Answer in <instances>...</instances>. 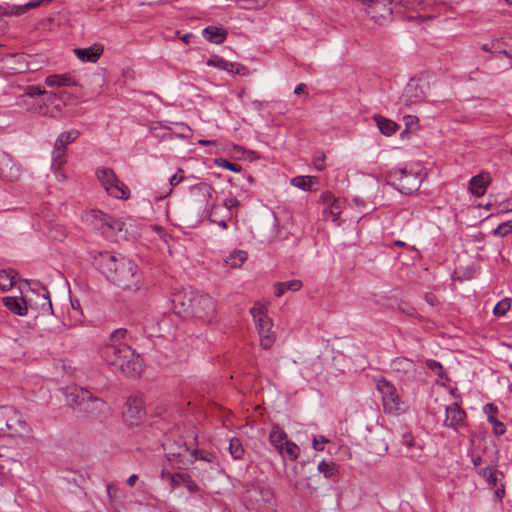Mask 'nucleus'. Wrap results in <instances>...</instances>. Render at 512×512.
<instances>
[{
  "instance_id": "nucleus-1",
  "label": "nucleus",
  "mask_w": 512,
  "mask_h": 512,
  "mask_svg": "<svg viewBox=\"0 0 512 512\" xmlns=\"http://www.w3.org/2000/svg\"><path fill=\"white\" fill-rule=\"evenodd\" d=\"M92 265L107 280L124 290H138L140 275L137 265L124 256H116L107 251L92 250L89 252Z\"/></svg>"
},
{
  "instance_id": "nucleus-2",
  "label": "nucleus",
  "mask_w": 512,
  "mask_h": 512,
  "mask_svg": "<svg viewBox=\"0 0 512 512\" xmlns=\"http://www.w3.org/2000/svg\"><path fill=\"white\" fill-rule=\"evenodd\" d=\"M130 339L127 329H116L110 334L109 342L101 348L100 354L108 365L127 376L137 377L143 371V360L130 346Z\"/></svg>"
},
{
  "instance_id": "nucleus-3",
  "label": "nucleus",
  "mask_w": 512,
  "mask_h": 512,
  "mask_svg": "<svg viewBox=\"0 0 512 512\" xmlns=\"http://www.w3.org/2000/svg\"><path fill=\"white\" fill-rule=\"evenodd\" d=\"M23 97H28L33 102L28 110L42 116L57 117L65 106L64 92H48L37 85H29L24 89Z\"/></svg>"
},
{
  "instance_id": "nucleus-4",
  "label": "nucleus",
  "mask_w": 512,
  "mask_h": 512,
  "mask_svg": "<svg viewBox=\"0 0 512 512\" xmlns=\"http://www.w3.org/2000/svg\"><path fill=\"white\" fill-rule=\"evenodd\" d=\"M244 502L251 512H273L276 506L272 489L262 485L250 486L244 495Z\"/></svg>"
},
{
  "instance_id": "nucleus-5",
  "label": "nucleus",
  "mask_w": 512,
  "mask_h": 512,
  "mask_svg": "<svg viewBox=\"0 0 512 512\" xmlns=\"http://www.w3.org/2000/svg\"><path fill=\"white\" fill-rule=\"evenodd\" d=\"M30 427L22 415L13 406L0 407V435L8 437H23L28 434Z\"/></svg>"
},
{
  "instance_id": "nucleus-6",
  "label": "nucleus",
  "mask_w": 512,
  "mask_h": 512,
  "mask_svg": "<svg viewBox=\"0 0 512 512\" xmlns=\"http://www.w3.org/2000/svg\"><path fill=\"white\" fill-rule=\"evenodd\" d=\"M68 400L71 405L79 407L89 417H99L108 411L105 401L94 397L90 391L83 388H75L68 394Z\"/></svg>"
},
{
  "instance_id": "nucleus-7",
  "label": "nucleus",
  "mask_w": 512,
  "mask_h": 512,
  "mask_svg": "<svg viewBox=\"0 0 512 512\" xmlns=\"http://www.w3.org/2000/svg\"><path fill=\"white\" fill-rule=\"evenodd\" d=\"M388 184L403 194H411L420 188L422 178L418 172L406 168H395L386 174Z\"/></svg>"
},
{
  "instance_id": "nucleus-8",
  "label": "nucleus",
  "mask_w": 512,
  "mask_h": 512,
  "mask_svg": "<svg viewBox=\"0 0 512 512\" xmlns=\"http://www.w3.org/2000/svg\"><path fill=\"white\" fill-rule=\"evenodd\" d=\"M250 313L255 322L258 334L260 336V344L263 349H270L275 342V333L272 331L273 322L267 315V308L261 303H256Z\"/></svg>"
},
{
  "instance_id": "nucleus-9",
  "label": "nucleus",
  "mask_w": 512,
  "mask_h": 512,
  "mask_svg": "<svg viewBox=\"0 0 512 512\" xmlns=\"http://www.w3.org/2000/svg\"><path fill=\"white\" fill-rule=\"evenodd\" d=\"M96 176L105 191L116 199L127 200L130 189L115 174L111 168L101 167L96 170Z\"/></svg>"
},
{
  "instance_id": "nucleus-10",
  "label": "nucleus",
  "mask_w": 512,
  "mask_h": 512,
  "mask_svg": "<svg viewBox=\"0 0 512 512\" xmlns=\"http://www.w3.org/2000/svg\"><path fill=\"white\" fill-rule=\"evenodd\" d=\"M96 176L105 191L116 199L127 200L130 189L115 174L111 168L101 167L96 170Z\"/></svg>"
},
{
  "instance_id": "nucleus-11",
  "label": "nucleus",
  "mask_w": 512,
  "mask_h": 512,
  "mask_svg": "<svg viewBox=\"0 0 512 512\" xmlns=\"http://www.w3.org/2000/svg\"><path fill=\"white\" fill-rule=\"evenodd\" d=\"M192 300L189 317L210 323L216 315L215 300L211 296L199 292H194Z\"/></svg>"
},
{
  "instance_id": "nucleus-12",
  "label": "nucleus",
  "mask_w": 512,
  "mask_h": 512,
  "mask_svg": "<svg viewBox=\"0 0 512 512\" xmlns=\"http://www.w3.org/2000/svg\"><path fill=\"white\" fill-rule=\"evenodd\" d=\"M377 389L382 395L384 411L389 414H400L405 412L406 406L400 399L396 388L389 381L381 378L377 381Z\"/></svg>"
},
{
  "instance_id": "nucleus-13",
  "label": "nucleus",
  "mask_w": 512,
  "mask_h": 512,
  "mask_svg": "<svg viewBox=\"0 0 512 512\" xmlns=\"http://www.w3.org/2000/svg\"><path fill=\"white\" fill-rule=\"evenodd\" d=\"M167 458L170 462H173L178 469H186L196 460L212 462L215 456L206 451H190L187 447H179L176 452H167Z\"/></svg>"
},
{
  "instance_id": "nucleus-14",
  "label": "nucleus",
  "mask_w": 512,
  "mask_h": 512,
  "mask_svg": "<svg viewBox=\"0 0 512 512\" xmlns=\"http://www.w3.org/2000/svg\"><path fill=\"white\" fill-rule=\"evenodd\" d=\"M122 414L127 424L137 425L146 415L142 397H129L125 403Z\"/></svg>"
},
{
  "instance_id": "nucleus-15",
  "label": "nucleus",
  "mask_w": 512,
  "mask_h": 512,
  "mask_svg": "<svg viewBox=\"0 0 512 512\" xmlns=\"http://www.w3.org/2000/svg\"><path fill=\"white\" fill-rule=\"evenodd\" d=\"M478 475L485 479L488 486L494 490V495L497 498V500L501 501L505 496L503 472L492 467H484L478 470Z\"/></svg>"
},
{
  "instance_id": "nucleus-16",
  "label": "nucleus",
  "mask_w": 512,
  "mask_h": 512,
  "mask_svg": "<svg viewBox=\"0 0 512 512\" xmlns=\"http://www.w3.org/2000/svg\"><path fill=\"white\" fill-rule=\"evenodd\" d=\"M390 369L401 381H411L416 378V365L408 358L397 357L393 359Z\"/></svg>"
},
{
  "instance_id": "nucleus-17",
  "label": "nucleus",
  "mask_w": 512,
  "mask_h": 512,
  "mask_svg": "<svg viewBox=\"0 0 512 512\" xmlns=\"http://www.w3.org/2000/svg\"><path fill=\"white\" fill-rule=\"evenodd\" d=\"M466 412L457 404L452 403L445 409V419L443 425L458 431L465 425Z\"/></svg>"
},
{
  "instance_id": "nucleus-18",
  "label": "nucleus",
  "mask_w": 512,
  "mask_h": 512,
  "mask_svg": "<svg viewBox=\"0 0 512 512\" xmlns=\"http://www.w3.org/2000/svg\"><path fill=\"white\" fill-rule=\"evenodd\" d=\"M193 294L194 291H179L173 294L171 302L176 314L183 318L189 317Z\"/></svg>"
},
{
  "instance_id": "nucleus-19",
  "label": "nucleus",
  "mask_w": 512,
  "mask_h": 512,
  "mask_svg": "<svg viewBox=\"0 0 512 512\" xmlns=\"http://www.w3.org/2000/svg\"><path fill=\"white\" fill-rule=\"evenodd\" d=\"M365 448L368 453L383 456L388 450V443L382 435L381 431H369V435L365 438Z\"/></svg>"
},
{
  "instance_id": "nucleus-20",
  "label": "nucleus",
  "mask_w": 512,
  "mask_h": 512,
  "mask_svg": "<svg viewBox=\"0 0 512 512\" xmlns=\"http://www.w3.org/2000/svg\"><path fill=\"white\" fill-rule=\"evenodd\" d=\"M425 96V83L412 79L406 85L402 97L406 105H412L424 100Z\"/></svg>"
},
{
  "instance_id": "nucleus-21",
  "label": "nucleus",
  "mask_w": 512,
  "mask_h": 512,
  "mask_svg": "<svg viewBox=\"0 0 512 512\" xmlns=\"http://www.w3.org/2000/svg\"><path fill=\"white\" fill-rule=\"evenodd\" d=\"M207 65L219 68L221 70H224V71H227V72H230L233 74L245 75L247 72V68L244 65L227 61L218 55H212L208 59Z\"/></svg>"
},
{
  "instance_id": "nucleus-22",
  "label": "nucleus",
  "mask_w": 512,
  "mask_h": 512,
  "mask_svg": "<svg viewBox=\"0 0 512 512\" xmlns=\"http://www.w3.org/2000/svg\"><path fill=\"white\" fill-rule=\"evenodd\" d=\"M401 453L411 459L421 457L422 446L415 440L411 433H404L402 436Z\"/></svg>"
},
{
  "instance_id": "nucleus-23",
  "label": "nucleus",
  "mask_w": 512,
  "mask_h": 512,
  "mask_svg": "<svg viewBox=\"0 0 512 512\" xmlns=\"http://www.w3.org/2000/svg\"><path fill=\"white\" fill-rule=\"evenodd\" d=\"M168 477L172 489L185 486L191 493L199 491L198 484L187 473H168Z\"/></svg>"
},
{
  "instance_id": "nucleus-24",
  "label": "nucleus",
  "mask_w": 512,
  "mask_h": 512,
  "mask_svg": "<svg viewBox=\"0 0 512 512\" xmlns=\"http://www.w3.org/2000/svg\"><path fill=\"white\" fill-rule=\"evenodd\" d=\"M73 51L80 61L95 63L103 54V46L94 44L88 48H75Z\"/></svg>"
},
{
  "instance_id": "nucleus-25",
  "label": "nucleus",
  "mask_w": 512,
  "mask_h": 512,
  "mask_svg": "<svg viewBox=\"0 0 512 512\" xmlns=\"http://www.w3.org/2000/svg\"><path fill=\"white\" fill-rule=\"evenodd\" d=\"M490 176L488 173L482 172L473 176L469 181V191L476 197L483 196L486 192Z\"/></svg>"
},
{
  "instance_id": "nucleus-26",
  "label": "nucleus",
  "mask_w": 512,
  "mask_h": 512,
  "mask_svg": "<svg viewBox=\"0 0 512 512\" xmlns=\"http://www.w3.org/2000/svg\"><path fill=\"white\" fill-rule=\"evenodd\" d=\"M287 441V433L279 425H274L269 434V442L281 456H284V445Z\"/></svg>"
},
{
  "instance_id": "nucleus-27",
  "label": "nucleus",
  "mask_w": 512,
  "mask_h": 512,
  "mask_svg": "<svg viewBox=\"0 0 512 512\" xmlns=\"http://www.w3.org/2000/svg\"><path fill=\"white\" fill-rule=\"evenodd\" d=\"M2 301L4 306L14 314L25 316L28 312L26 301L23 298L6 296Z\"/></svg>"
},
{
  "instance_id": "nucleus-28",
  "label": "nucleus",
  "mask_w": 512,
  "mask_h": 512,
  "mask_svg": "<svg viewBox=\"0 0 512 512\" xmlns=\"http://www.w3.org/2000/svg\"><path fill=\"white\" fill-rule=\"evenodd\" d=\"M66 152H67V150L54 145V149L52 151L51 167L54 170L57 178L63 177V173L61 172V169H62L63 165L66 163Z\"/></svg>"
},
{
  "instance_id": "nucleus-29",
  "label": "nucleus",
  "mask_w": 512,
  "mask_h": 512,
  "mask_svg": "<svg viewBox=\"0 0 512 512\" xmlns=\"http://www.w3.org/2000/svg\"><path fill=\"white\" fill-rule=\"evenodd\" d=\"M45 84L49 87H67L76 82L69 74H53L46 77Z\"/></svg>"
},
{
  "instance_id": "nucleus-30",
  "label": "nucleus",
  "mask_w": 512,
  "mask_h": 512,
  "mask_svg": "<svg viewBox=\"0 0 512 512\" xmlns=\"http://www.w3.org/2000/svg\"><path fill=\"white\" fill-rule=\"evenodd\" d=\"M227 32L215 26H208L203 30V37L209 42L221 44L225 41Z\"/></svg>"
},
{
  "instance_id": "nucleus-31",
  "label": "nucleus",
  "mask_w": 512,
  "mask_h": 512,
  "mask_svg": "<svg viewBox=\"0 0 512 512\" xmlns=\"http://www.w3.org/2000/svg\"><path fill=\"white\" fill-rule=\"evenodd\" d=\"M102 220L106 221V227L104 228L102 235L106 238H110L116 235L117 232L123 230L124 223L121 220L114 219L113 217H104Z\"/></svg>"
},
{
  "instance_id": "nucleus-32",
  "label": "nucleus",
  "mask_w": 512,
  "mask_h": 512,
  "mask_svg": "<svg viewBox=\"0 0 512 512\" xmlns=\"http://www.w3.org/2000/svg\"><path fill=\"white\" fill-rule=\"evenodd\" d=\"M342 202L338 199L333 200L330 206L323 210V217L325 220H331L332 222H338L342 212Z\"/></svg>"
},
{
  "instance_id": "nucleus-33",
  "label": "nucleus",
  "mask_w": 512,
  "mask_h": 512,
  "mask_svg": "<svg viewBox=\"0 0 512 512\" xmlns=\"http://www.w3.org/2000/svg\"><path fill=\"white\" fill-rule=\"evenodd\" d=\"M0 175L4 178L9 179L17 177V174L13 172V165L11 159L3 151H0Z\"/></svg>"
},
{
  "instance_id": "nucleus-34",
  "label": "nucleus",
  "mask_w": 512,
  "mask_h": 512,
  "mask_svg": "<svg viewBox=\"0 0 512 512\" xmlns=\"http://www.w3.org/2000/svg\"><path fill=\"white\" fill-rule=\"evenodd\" d=\"M302 287V282L298 279H293L285 282H279L276 284L275 295L281 297L286 291L296 292Z\"/></svg>"
},
{
  "instance_id": "nucleus-35",
  "label": "nucleus",
  "mask_w": 512,
  "mask_h": 512,
  "mask_svg": "<svg viewBox=\"0 0 512 512\" xmlns=\"http://www.w3.org/2000/svg\"><path fill=\"white\" fill-rule=\"evenodd\" d=\"M375 121L380 132L386 136H391L397 131L398 125L390 119L382 116H376Z\"/></svg>"
},
{
  "instance_id": "nucleus-36",
  "label": "nucleus",
  "mask_w": 512,
  "mask_h": 512,
  "mask_svg": "<svg viewBox=\"0 0 512 512\" xmlns=\"http://www.w3.org/2000/svg\"><path fill=\"white\" fill-rule=\"evenodd\" d=\"M16 275L13 269L0 270V289L9 291L15 284Z\"/></svg>"
},
{
  "instance_id": "nucleus-37",
  "label": "nucleus",
  "mask_w": 512,
  "mask_h": 512,
  "mask_svg": "<svg viewBox=\"0 0 512 512\" xmlns=\"http://www.w3.org/2000/svg\"><path fill=\"white\" fill-rule=\"evenodd\" d=\"M80 133L78 130H70L62 132L56 139L55 144L62 149L67 150V146L75 141L79 137Z\"/></svg>"
},
{
  "instance_id": "nucleus-38",
  "label": "nucleus",
  "mask_w": 512,
  "mask_h": 512,
  "mask_svg": "<svg viewBox=\"0 0 512 512\" xmlns=\"http://www.w3.org/2000/svg\"><path fill=\"white\" fill-rule=\"evenodd\" d=\"M247 260V253L243 250L233 251L227 258L226 264L231 268L240 267Z\"/></svg>"
},
{
  "instance_id": "nucleus-39",
  "label": "nucleus",
  "mask_w": 512,
  "mask_h": 512,
  "mask_svg": "<svg viewBox=\"0 0 512 512\" xmlns=\"http://www.w3.org/2000/svg\"><path fill=\"white\" fill-rule=\"evenodd\" d=\"M229 451H230L232 458L235 460H241L245 453L243 445L238 438H232L230 440Z\"/></svg>"
},
{
  "instance_id": "nucleus-40",
  "label": "nucleus",
  "mask_w": 512,
  "mask_h": 512,
  "mask_svg": "<svg viewBox=\"0 0 512 512\" xmlns=\"http://www.w3.org/2000/svg\"><path fill=\"white\" fill-rule=\"evenodd\" d=\"M90 217L92 219V223L95 229L99 230L102 234L104 228L106 227V221L102 220L104 217H110V215L105 214L101 211L93 210L90 213Z\"/></svg>"
},
{
  "instance_id": "nucleus-41",
  "label": "nucleus",
  "mask_w": 512,
  "mask_h": 512,
  "mask_svg": "<svg viewBox=\"0 0 512 512\" xmlns=\"http://www.w3.org/2000/svg\"><path fill=\"white\" fill-rule=\"evenodd\" d=\"M44 0H30L26 4L17 5L12 7V13L19 16L26 13L29 9L36 8L40 6Z\"/></svg>"
},
{
  "instance_id": "nucleus-42",
  "label": "nucleus",
  "mask_w": 512,
  "mask_h": 512,
  "mask_svg": "<svg viewBox=\"0 0 512 512\" xmlns=\"http://www.w3.org/2000/svg\"><path fill=\"white\" fill-rule=\"evenodd\" d=\"M512 233V220L499 224L492 230L491 234L495 237L504 238Z\"/></svg>"
},
{
  "instance_id": "nucleus-43",
  "label": "nucleus",
  "mask_w": 512,
  "mask_h": 512,
  "mask_svg": "<svg viewBox=\"0 0 512 512\" xmlns=\"http://www.w3.org/2000/svg\"><path fill=\"white\" fill-rule=\"evenodd\" d=\"M291 184L299 189L304 191H308L312 186V177L311 176H296L291 179Z\"/></svg>"
},
{
  "instance_id": "nucleus-44",
  "label": "nucleus",
  "mask_w": 512,
  "mask_h": 512,
  "mask_svg": "<svg viewBox=\"0 0 512 512\" xmlns=\"http://www.w3.org/2000/svg\"><path fill=\"white\" fill-rule=\"evenodd\" d=\"M299 454H300L299 446L296 443L288 440L286 442V444L284 445V456L283 457H287L288 459L294 461L298 458Z\"/></svg>"
},
{
  "instance_id": "nucleus-45",
  "label": "nucleus",
  "mask_w": 512,
  "mask_h": 512,
  "mask_svg": "<svg viewBox=\"0 0 512 512\" xmlns=\"http://www.w3.org/2000/svg\"><path fill=\"white\" fill-rule=\"evenodd\" d=\"M192 191L203 196L204 199H209L214 191L213 187L205 182H200L193 186Z\"/></svg>"
},
{
  "instance_id": "nucleus-46",
  "label": "nucleus",
  "mask_w": 512,
  "mask_h": 512,
  "mask_svg": "<svg viewBox=\"0 0 512 512\" xmlns=\"http://www.w3.org/2000/svg\"><path fill=\"white\" fill-rule=\"evenodd\" d=\"M41 302L39 303V308L42 314L44 315H50L53 313L52 310V302L49 296V292L44 289V293L41 297Z\"/></svg>"
},
{
  "instance_id": "nucleus-47",
  "label": "nucleus",
  "mask_w": 512,
  "mask_h": 512,
  "mask_svg": "<svg viewBox=\"0 0 512 512\" xmlns=\"http://www.w3.org/2000/svg\"><path fill=\"white\" fill-rule=\"evenodd\" d=\"M269 0H238L239 6L242 9H259L268 4Z\"/></svg>"
},
{
  "instance_id": "nucleus-48",
  "label": "nucleus",
  "mask_w": 512,
  "mask_h": 512,
  "mask_svg": "<svg viewBox=\"0 0 512 512\" xmlns=\"http://www.w3.org/2000/svg\"><path fill=\"white\" fill-rule=\"evenodd\" d=\"M175 126V130L172 127H167L168 130L173 131L176 135L181 138H189L192 135V130L185 123H172Z\"/></svg>"
},
{
  "instance_id": "nucleus-49",
  "label": "nucleus",
  "mask_w": 512,
  "mask_h": 512,
  "mask_svg": "<svg viewBox=\"0 0 512 512\" xmlns=\"http://www.w3.org/2000/svg\"><path fill=\"white\" fill-rule=\"evenodd\" d=\"M320 473H323L326 478H331L336 472V465L333 462L322 460L317 467Z\"/></svg>"
},
{
  "instance_id": "nucleus-50",
  "label": "nucleus",
  "mask_w": 512,
  "mask_h": 512,
  "mask_svg": "<svg viewBox=\"0 0 512 512\" xmlns=\"http://www.w3.org/2000/svg\"><path fill=\"white\" fill-rule=\"evenodd\" d=\"M510 306V300L508 298H504L495 305L493 309V314L498 317L504 316L510 309Z\"/></svg>"
},
{
  "instance_id": "nucleus-51",
  "label": "nucleus",
  "mask_w": 512,
  "mask_h": 512,
  "mask_svg": "<svg viewBox=\"0 0 512 512\" xmlns=\"http://www.w3.org/2000/svg\"><path fill=\"white\" fill-rule=\"evenodd\" d=\"M215 164L218 167H221V168L233 171V172H240L241 169H242L240 164L234 163V162H230V161H228L227 159H224V158L215 159Z\"/></svg>"
},
{
  "instance_id": "nucleus-52",
  "label": "nucleus",
  "mask_w": 512,
  "mask_h": 512,
  "mask_svg": "<svg viewBox=\"0 0 512 512\" xmlns=\"http://www.w3.org/2000/svg\"><path fill=\"white\" fill-rule=\"evenodd\" d=\"M183 179H184V170L181 168H178L176 173L169 178V187H168V191L166 192V196L169 195L172 192L173 187L178 185ZM164 197H165V195H164ZM160 198H163V196H161Z\"/></svg>"
},
{
  "instance_id": "nucleus-53",
  "label": "nucleus",
  "mask_w": 512,
  "mask_h": 512,
  "mask_svg": "<svg viewBox=\"0 0 512 512\" xmlns=\"http://www.w3.org/2000/svg\"><path fill=\"white\" fill-rule=\"evenodd\" d=\"M426 366L429 370L437 374L441 379H447L445 376L444 368L440 362L429 359L426 361Z\"/></svg>"
},
{
  "instance_id": "nucleus-54",
  "label": "nucleus",
  "mask_w": 512,
  "mask_h": 512,
  "mask_svg": "<svg viewBox=\"0 0 512 512\" xmlns=\"http://www.w3.org/2000/svg\"><path fill=\"white\" fill-rule=\"evenodd\" d=\"M483 412L487 416V421L490 423L491 421L497 419L498 408L493 403H488L484 405Z\"/></svg>"
},
{
  "instance_id": "nucleus-55",
  "label": "nucleus",
  "mask_w": 512,
  "mask_h": 512,
  "mask_svg": "<svg viewBox=\"0 0 512 512\" xmlns=\"http://www.w3.org/2000/svg\"><path fill=\"white\" fill-rule=\"evenodd\" d=\"M313 164L318 171L325 168V154L323 152H316L313 157Z\"/></svg>"
},
{
  "instance_id": "nucleus-56",
  "label": "nucleus",
  "mask_w": 512,
  "mask_h": 512,
  "mask_svg": "<svg viewBox=\"0 0 512 512\" xmlns=\"http://www.w3.org/2000/svg\"><path fill=\"white\" fill-rule=\"evenodd\" d=\"M490 424L492 425L493 433L496 436H502L505 434L506 426L503 422L499 421L498 419H495V420L491 421Z\"/></svg>"
},
{
  "instance_id": "nucleus-57",
  "label": "nucleus",
  "mask_w": 512,
  "mask_h": 512,
  "mask_svg": "<svg viewBox=\"0 0 512 512\" xmlns=\"http://www.w3.org/2000/svg\"><path fill=\"white\" fill-rule=\"evenodd\" d=\"M398 310L408 316H415L417 314L416 309L406 302L399 303Z\"/></svg>"
},
{
  "instance_id": "nucleus-58",
  "label": "nucleus",
  "mask_w": 512,
  "mask_h": 512,
  "mask_svg": "<svg viewBox=\"0 0 512 512\" xmlns=\"http://www.w3.org/2000/svg\"><path fill=\"white\" fill-rule=\"evenodd\" d=\"M313 448L316 450V451H322L324 450V444L328 443L329 440L325 437V436H315L313 438Z\"/></svg>"
},
{
  "instance_id": "nucleus-59",
  "label": "nucleus",
  "mask_w": 512,
  "mask_h": 512,
  "mask_svg": "<svg viewBox=\"0 0 512 512\" xmlns=\"http://www.w3.org/2000/svg\"><path fill=\"white\" fill-rule=\"evenodd\" d=\"M413 7H402L403 14L406 11L417 10V9H425V0H410Z\"/></svg>"
},
{
  "instance_id": "nucleus-60",
  "label": "nucleus",
  "mask_w": 512,
  "mask_h": 512,
  "mask_svg": "<svg viewBox=\"0 0 512 512\" xmlns=\"http://www.w3.org/2000/svg\"><path fill=\"white\" fill-rule=\"evenodd\" d=\"M294 488L299 492H304L306 489H310V483L307 479H300L294 482Z\"/></svg>"
},
{
  "instance_id": "nucleus-61",
  "label": "nucleus",
  "mask_w": 512,
  "mask_h": 512,
  "mask_svg": "<svg viewBox=\"0 0 512 512\" xmlns=\"http://www.w3.org/2000/svg\"><path fill=\"white\" fill-rule=\"evenodd\" d=\"M223 205L224 207H226L228 210H231L233 208H236L240 205V202L237 198L235 197H231V198H226L224 201H223Z\"/></svg>"
},
{
  "instance_id": "nucleus-62",
  "label": "nucleus",
  "mask_w": 512,
  "mask_h": 512,
  "mask_svg": "<svg viewBox=\"0 0 512 512\" xmlns=\"http://www.w3.org/2000/svg\"><path fill=\"white\" fill-rule=\"evenodd\" d=\"M499 44V41H492L491 43H485L482 45V49L486 52H502L498 51L497 45Z\"/></svg>"
},
{
  "instance_id": "nucleus-63",
  "label": "nucleus",
  "mask_w": 512,
  "mask_h": 512,
  "mask_svg": "<svg viewBox=\"0 0 512 512\" xmlns=\"http://www.w3.org/2000/svg\"><path fill=\"white\" fill-rule=\"evenodd\" d=\"M424 299L430 306H436L439 303L438 298L433 293H426Z\"/></svg>"
},
{
  "instance_id": "nucleus-64",
  "label": "nucleus",
  "mask_w": 512,
  "mask_h": 512,
  "mask_svg": "<svg viewBox=\"0 0 512 512\" xmlns=\"http://www.w3.org/2000/svg\"><path fill=\"white\" fill-rule=\"evenodd\" d=\"M305 89L306 85L304 83H300L295 87L294 93L300 95L305 92Z\"/></svg>"
}]
</instances>
